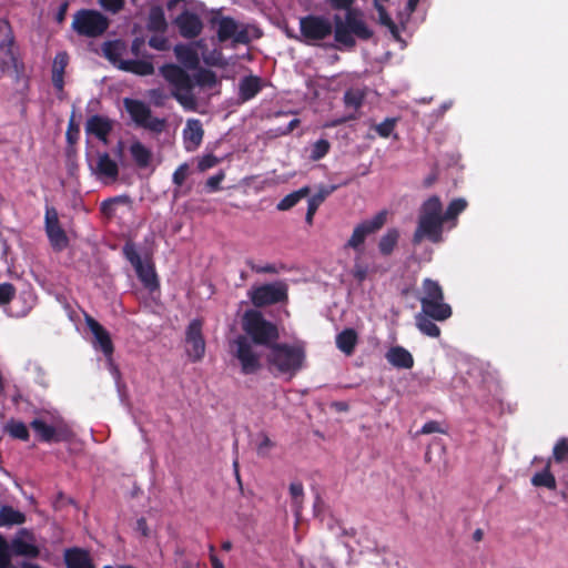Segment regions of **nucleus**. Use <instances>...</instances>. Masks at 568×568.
<instances>
[{
  "label": "nucleus",
  "instance_id": "35",
  "mask_svg": "<svg viewBox=\"0 0 568 568\" xmlns=\"http://www.w3.org/2000/svg\"><path fill=\"white\" fill-rule=\"evenodd\" d=\"M417 328L429 337H439L440 328L435 324V320L430 318L427 314L418 313L415 317Z\"/></svg>",
  "mask_w": 568,
  "mask_h": 568
},
{
  "label": "nucleus",
  "instance_id": "12",
  "mask_svg": "<svg viewBox=\"0 0 568 568\" xmlns=\"http://www.w3.org/2000/svg\"><path fill=\"white\" fill-rule=\"evenodd\" d=\"M44 231L54 252H62L69 246V237L60 224L59 214L54 206L45 207Z\"/></svg>",
  "mask_w": 568,
  "mask_h": 568
},
{
  "label": "nucleus",
  "instance_id": "63",
  "mask_svg": "<svg viewBox=\"0 0 568 568\" xmlns=\"http://www.w3.org/2000/svg\"><path fill=\"white\" fill-rule=\"evenodd\" d=\"M135 529L143 536L148 537L150 535V529L146 523V519L141 517L136 520Z\"/></svg>",
  "mask_w": 568,
  "mask_h": 568
},
{
  "label": "nucleus",
  "instance_id": "26",
  "mask_svg": "<svg viewBox=\"0 0 568 568\" xmlns=\"http://www.w3.org/2000/svg\"><path fill=\"white\" fill-rule=\"evenodd\" d=\"M261 90L262 80L257 75L244 77L239 83V97L244 102L255 98Z\"/></svg>",
  "mask_w": 568,
  "mask_h": 568
},
{
  "label": "nucleus",
  "instance_id": "42",
  "mask_svg": "<svg viewBox=\"0 0 568 568\" xmlns=\"http://www.w3.org/2000/svg\"><path fill=\"white\" fill-rule=\"evenodd\" d=\"M128 202H130V199L126 195H119V196L110 197V199L104 200L101 203L100 210H101L102 214H104L108 217H111L115 213V207H114L115 204L128 203Z\"/></svg>",
  "mask_w": 568,
  "mask_h": 568
},
{
  "label": "nucleus",
  "instance_id": "59",
  "mask_svg": "<svg viewBox=\"0 0 568 568\" xmlns=\"http://www.w3.org/2000/svg\"><path fill=\"white\" fill-rule=\"evenodd\" d=\"M247 265L252 271L255 273H267V274H275L277 273V268L274 264H265L263 266L255 265L253 262L248 261Z\"/></svg>",
  "mask_w": 568,
  "mask_h": 568
},
{
  "label": "nucleus",
  "instance_id": "40",
  "mask_svg": "<svg viewBox=\"0 0 568 568\" xmlns=\"http://www.w3.org/2000/svg\"><path fill=\"white\" fill-rule=\"evenodd\" d=\"M290 495L292 498V509L296 517L301 516L304 500V487L301 481H294L290 485Z\"/></svg>",
  "mask_w": 568,
  "mask_h": 568
},
{
  "label": "nucleus",
  "instance_id": "41",
  "mask_svg": "<svg viewBox=\"0 0 568 568\" xmlns=\"http://www.w3.org/2000/svg\"><path fill=\"white\" fill-rule=\"evenodd\" d=\"M6 433H8L11 437L27 442L30 437L27 425L23 422L10 419L6 427Z\"/></svg>",
  "mask_w": 568,
  "mask_h": 568
},
{
  "label": "nucleus",
  "instance_id": "48",
  "mask_svg": "<svg viewBox=\"0 0 568 568\" xmlns=\"http://www.w3.org/2000/svg\"><path fill=\"white\" fill-rule=\"evenodd\" d=\"M12 559L11 546L6 537L0 534V568H9Z\"/></svg>",
  "mask_w": 568,
  "mask_h": 568
},
{
  "label": "nucleus",
  "instance_id": "5",
  "mask_svg": "<svg viewBox=\"0 0 568 568\" xmlns=\"http://www.w3.org/2000/svg\"><path fill=\"white\" fill-rule=\"evenodd\" d=\"M423 296L419 297L423 313L437 322L448 320L453 310L444 302V291L437 281L424 278L422 283Z\"/></svg>",
  "mask_w": 568,
  "mask_h": 568
},
{
  "label": "nucleus",
  "instance_id": "38",
  "mask_svg": "<svg viewBox=\"0 0 568 568\" xmlns=\"http://www.w3.org/2000/svg\"><path fill=\"white\" fill-rule=\"evenodd\" d=\"M184 139L192 142L194 146H199L203 139V128L199 120H189L183 131Z\"/></svg>",
  "mask_w": 568,
  "mask_h": 568
},
{
  "label": "nucleus",
  "instance_id": "64",
  "mask_svg": "<svg viewBox=\"0 0 568 568\" xmlns=\"http://www.w3.org/2000/svg\"><path fill=\"white\" fill-rule=\"evenodd\" d=\"M233 39L237 43L246 44L250 42V37H248V32L246 29H242L240 31L236 30L235 36H233Z\"/></svg>",
  "mask_w": 568,
  "mask_h": 568
},
{
  "label": "nucleus",
  "instance_id": "51",
  "mask_svg": "<svg viewBox=\"0 0 568 568\" xmlns=\"http://www.w3.org/2000/svg\"><path fill=\"white\" fill-rule=\"evenodd\" d=\"M397 119L387 118L382 123L375 126L376 133L382 138H389L393 131L395 130Z\"/></svg>",
  "mask_w": 568,
  "mask_h": 568
},
{
  "label": "nucleus",
  "instance_id": "56",
  "mask_svg": "<svg viewBox=\"0 0 568 568\" xmlns=\"http://www.w3.org/2000/svg\"><path fill=\"white\" fill-rule=\"evenodd\" d=\"M225 179V174L223 171H220L217 174L210 176L205 183V186L209 192H216L220 190L221 182Z\"/></svg>",
  "mask_w": 568,
  "mask_h": 568
},
{
  "label": "nucleus",
  "instance_id": "27",
  "mask_svg": "<svg viewBox=\"0 0 568 568\" xmlns=\"http://www.w3.org/2000/svg\"><path fill=\"white\" fill-rule=\"evenodd\" d=\"M131 158L139 169H146L153 160L152 151L140 141H133L129 148Z\"/></svg>",
  "mask_w": 568,
  "mask_h": 568
},
{
  "label": "nucleus",
  "instance_id": "32",
  "mask_svg": "<svg viewBox=\"0 0 568 568\" xmlns=\"http://www.w3.org/2000/svg\"><path fill=\"white\" fill-rule=\"evenodd\" d=\"M551 462H552V459L549 458L546 463L545 468L541 471L536 473L531 477V484L535 487H546L550 490L556 489V487H557L556 478L550 471Z\"/></svg>",
  "mask_w": 568,
  "mask_h": 568
},
{
  "label": "nucleus",
  "instance_id": "1",
  "mask_svg": "<svg viewBox=\"0 0 568 568\" xmlns=\"http://www.w3.org/2000/svg\"><path fill=\"white\" fill-rule=\"evenodd\" d=\"M160 73L173 87L172 97L186 109H193L195 105V99L192 94L195 84L211 89L219 82L215 72L205 68H199L192 78L180 65L166 63L160 68Z\"/></svg>",
  "mask_w": 568,
  "mask_h": 568
},
{
  "label": "nucleus",
  "instance_id": "3",
  "mask_svg": "<svg viewBox=\"0 0 568 568\" xmlns=\"http://www.w3.org/2000/svg\"><path fill=\"white\" fill-rule=\"evenodd\" d=\"M268 371L277 375L293 378L306 364V347L304 342L293 344L276 342L266 354Z\"/></svg>",
  "mask_w": 568,
  "mask_h": 568
},
{
  "label": "nucleus",
  "instance_id": "50",
  "mask_svg": "<svg viewBox=\"0 0 568 568\" xmlns=\"http://www.w3.org/2000/svg\"><path fill=\"white\" fill-rule=\"evenodd\" d=\"M65 138L69 144H75L80 138V125L75 122L74 110L69 119Z\"/></svg>",
  "mask_w": 568,
  "mask_h": 568
},
{
  "label": "nucleus",
  "instance_id": "13",
  "mask_svg": "<svg viewBox=\"0 0 568 568\" xmlns=\"http://www.w3.org/2000/svg\"><path fill=\"white\" fill-rule=\"evenodd\" d=\"M235 346L234 356L241 364V371L244 375L255 374L261 369V359L258 354L253 349L250 339L240 335L233 341Z\"/></svg>",
  "mask_w": 568,
  "mask_h": 568
},
{
  "label": "nucleus",
  "instance_id": "45",
  "mask_svg": "<svg viewBox=\"0 0 568 568\" xmlns=\"http://www.w3.org/2000/svg\"><path fill=\"white\" fill-rule=\"evenodd\" d=\"M374 7L378 13V21L382 26H385L389 29L392 33H397V26L388 14L386 8L383 6V3H374Z\"/></svg>",
  "mask_w": 568,
  "mask_h": 568
},
{
  "label": "nucleus",
  "instance_id": "15",
  "mask_svg": "<svg viewBox=\"0 0 568 568\" xmlns=\"http://www.w3.org/2000/svg\"><path fill=\"white\" fill-rule=\"evenodd\" d=\"M386 219L387 212L381 211L373 219L366 220L356 225L349 240L347 241V246L354 250L361 247L364 244L367 235L377 232L384 226Z\"/></svg>",
  "mask_w": 568,
  "mask_h": 568
},
{
  "label": "nucleus",
  "instance_id": "30",
  "mask_svg": "<svg viewBox=\"0 0 568 568\" xmlns=\"http://www.w3.org/2000/svg\"><path fill=\"white\" fill-rule=\"evenodd\" d=\"M26 515L12 506L4 505L0 508V527L22 525L26 523Z\"/></svg>",
  "mask_w": 568,
  "mask_h": 568
},
{
  "label": "nucleus",
  "instance_id": "46",
  "mask_svg": "<svg viewBox=\"0 0 568 568\" xmlns=\"http://www.w3.org/2000/svg\"><path fill=\"white\" fill-rule=\"evenodd\" d=\"M555 463H564L568 460V440L566 438H560L552 449V458Z\"/></svg>",
  "mask_w": 568,
  "mask_h": 568
},
{
  "label": "nucleus",
  "instance_id": "14",
  "mask_svg": "<svg viewBox=\"0 0 568 568\" xmlns=\"http://www.w3.org/2000/svg\"><path fill=\"white\" fill-rule=\"evenodd\" d=\"M186 354L191 362H200L205 355V339L203 335V321L192 320L185 331Z\"/></svg>",
  "mask_w": 568,
  "mask_h": 568
},
{
  "label": "nucleus",
  "instance_id": "11",
  "mask_svg": "<svg viewBox=\"0 0 568 568\" xmlns=\"http://www.w3.org/2000/svg\"><path fill=\"white\" fill-rule=\"evenodd\" d=\"M123 105L132 121L141 128L160 133L165 126V120L152 116L150 106L141 100L125 98Z\"/></svg>",
  "mask_w": 568,
  "mask_h": 568
},
{
  "label": "nucleus",
  "instance_id": "29",
  "mask_svg": "<svg viewBox=\"0 0 568 568\" xmlns=\"http://www.w3.org/2000/svg\"><path fill=\"white\" fill-rule=\"evenodd\" d=\"M125 49L124 42L120 40L106 41L102 45L103 55L118 69L121 62L125 61L122 59Z\"/></svg>",
  "mask_w": 568,
  "mask_h": 568
},
{
  "label": "nucleus",
  "instance_id": "37",
  "mask_svg": "<svg viewBox=\"0 0 568 568\" xmlns=\"http://www.w3.org/2000/svg\"><path fill=\"white\" fill-rule=\"evenodd\" d=\"M419 216L444 219L443 204L440 199L436 195L427 199L422 205Z\"/></svg>",
  "mask_w": 568,
  "mask_h": 568
},
{
  "label": "nucleus",
  "instance_id": "36",
  "mask_svg": "<svg viewBox=\"0 0 568 568\" xmlns=\"http://www.w3.org/2000/svg\"><path fill=\"white\" fill-rule=\"evenodd\" d=\"M310 192H311L310 186H303L300 190L285 195L276 204V209L278 211H287V210L294 207L302 199L308 196Z\"/></svg>",
  "mask_w": 568,
  "mask_h": 568
},
{
  "label": "nucleus",
  "instance_id": "31",
  "mask_svg": "<svg viewBox=\"0 0 568 568\" xmlns=\"http://www.w3.org/2000/svg\"><path fill=\"white\" fill-rule=\"evenodd\" d=\"M119 69L138 75H151L154 73V65L146 60H125Z\"/></svg>",
  "mask_w": 568,
  "mask_h": 568
},
{
  "label": "nucleus",
  "instance_id": "55",
  "mask_svg": "<svg viewBox=\"0 0 568 568\" xmlns=\"http://www.w3.org/2000/svg\"><path fill=\"white\" fill-rule=\"evenodd\" d=\"M99 4L111 13H118L124 8V0H99Z\"/></svg>",
  "mask_w": 568,
  "mask_h": 568
},
{
  "label": "nucleus",
  "instance_id": "62",
  "mask_svg": "<svg viewBox=\"0 0 568 568\" xmlns=\"http://www.w3.org/2000/svg\"><path fill=\"white\" fill-rule=\"evenodd\" d=\"M52 84L59 93L64 92V74L52 73Z\"/></svg>",
  "mask_w": 568,
  "mask_h": 568
},
{
  "label": "nucleus",
  "instance_id": "52",
  "mask_svg": "<svg viewBox=\"0 0 568 568\" xmlns=\"http://www.w3.org/2000/svg\"><path fill=\"white\" fill-rule=\"evenodd\" d=\"M68 63H69L68 53L65 51L58 52L53 60L52 73L64 74Z\"/></svg>",
  "mask_w": 568,
  "mask_h": 568
},
{
  "label": "nucleus",
  "instance_id": "54",
  "mask_svg": "<svg viewBox=\"0 0 568 568\" xmlns=\"http://www.w3.org/2000/svg\"><path fill=\"white\" fill-rule=\"evenodd\" d=\"M190 166L187 163H182L178 166L172 175V182L176 186H182L189 175Z\"/></svg>",
  "mask_w": 568,
  "mask_h": 568
},
{
  "label": "nucleus",
  "instance_id": "9",
  "mask_svg": "<svg viewBox=\"0 0 568 568\" xmlns=\"http://www.w3.org/2000/svg\"><path fill=\"white\" fill-rule=\"evenodd\" d=\"M0 33L4 39L0 42V71L2 74L14 71L19 75L23 70V64L18 60L13 50L14 37L8 20L0 19Z\"/></svg>",
  "mask_w": 568,
  "mask_h": 568
},
{
  "label": "nucleus",
  "instance_id": "7",
  "mask_svg": "<svg viewBox=\"0 0 568 568\" xmlns=\"http://www.w3.org/2000/svg\"><path fill=\"white\" fill-rule=\"evenodd\" d=\"M109 26V19L97 10L81 9L73 16L72 29L81 37H100L108 30Z\"/></svg>",
  "mask_w": 568,
  "mask_h": 568
},
{
  "label": "nucleus",
  "instance_id": "44",
  "mask_svg": "<svg viewBox=\"0 0 568 568\" xmlns=\"http://www.w3.org/2000/svg\"><path fill=\"white\" fill-rule=\"evenodd\" d=\"M466 207H467L466 200H464L462 197L453 200L444 213L445 221L447 222L449 220L457 217V215L460 214Z\"/></svg>",
  "mask_w": 568,
  "mask_h": 568
},
{
  "label": "nucleus",
  "instance_id": "49",
  "mask_svg": "<svg viewBox=\"0 0 568 568\" xmlns=\"http://www.w3.org/2000/svg\"><path fill=\"white\" fill-rule=\"evenodd\" d=\"M260 442L256 445V454L258 457L265 458L270 455V450L275 446L266 433L258 434Z\"/></svg>",
  "mask_w": 568,
  "mask_h": 568
},
{
  "label": "nucleus",
  "instance_id": "4",
  "mask_svg": "<svg viewBox=\"0 0 568 568\" xmlns=\"http://www.w3.org/2000/svg\"><path fill=\"white\" fill-rule=\"evenodd\" d=\"M242 328L250 337V342L271 348L280 338V332L276 324L267 321L257 310H247L242 317Z\"/></svg>",
  "mask_w": 568,
  "mask_h": 568
},
{
  "label": "nucleus",
  "instance_id": "47",
  "mask_svg": "<svg viewBox=\"0 0 568 568\" xmlns=\"http://www.w3.org/2000/svg\"><path fill=\"white\" fill-rule=\"evenodd\" d=\"M364 101V93L357 89H349L344 93V103L346 106L358 109Z\"/></svg>",
  "mask_w": 568,
  "mask_h": 568
},
{
  "label": "nucleus",
  "instance_id": "16",
  "mask_svg": "<svg viewBox=\"0 0 568 568\" xmlns=\"http://www.w3.org/2000/svg\"><path fill=\"white\" fill-rule=\"evenodd\" d=\"M30 427L34 430L36 436L43 443H61L68 442L72 437V432L67 426H52L40 418H36L30 423Z\"/></svg>",
  "mask_w": 568,
  "mask_h": 568
},
{
  "label": "nucleus",
  "instance_id": "34",
  "mask_svg": "<svg viewBox=\"0 0 568 568\" xmlns=\"http://www.w3.org/2000/svg\"><path fill=\"white\" fill-rule=\"evenodd\" d=\"M399 240V232L397 229H389L387 232L381 237L378 242V250L383 256L390 255L395 247L397 246Z\"/></svg>",
  "mask_w": 568,
  "mask_h": 568
},
{
  "label": "nucleus",
  "instance_id": "20",
  "mask_svg": "<svg viewBox=\"0 0 568 568\" xmlns=\"http://www.w3.org/2000/svg\"><path fill=\"white\" fill-rule=\"evenodd\" d=\"M87 325L94 336V347L99 348L106 357H111L114 346L110 333L92 317L87 318Z\"/></svg>",
  "mask_w": 568,
  "mask_h": 568
},
{
  "label": "nucleus",
  "instance_id": "8",
  "mask_svg": "<svg viewBox=\"0 0 568 568\" xmlns=\"http://www.w3.org/2000/svg\"><path fill=\"white\" fill-rule=\"evenodd\" d=\"M125 260L133 266L138 278L150 292L160 287L159 278L152 263H144L138 252L135 243L128 241L122 247Z\"/></svg>",
  "mask_w": 568,
  "mask_h": 568
},
{
  "label": "nucleus",
  "instance_id": "28",
  "mask_svg": "<svg viewBox=\"0 0 568 568\" xmlns=\"http://www.w3.org/2000/svg\"><path fill=\"white\" fill-rule=\"evenodd\" d=\"M358 342V335L354 328H345L336 336V346L345 355H353Z\"/></svg>",
  "mask_w": 568,
  "mask_h": 568
},
{
  "label": "nucleus",
  "instance_id": "43",
  "mask_svg": "<svg viewBox=\"0 0 568 568\" xmlns=\"http://www.w3.org/2000/svg\"><path fill=\"white\" fill-rule=\"evenodd\" d=\"M329 150L331 143L326 139H320L313 144L310 159L312 161H320L326 156Z\"/></svg>",
  "mask_w": 568,
  "mask_h": 568
},
{
  "label": "nucleus",
  "instance_id": "39",
  "mask_svg": "<svg viewBox=\"0 0 568 568\" xmlns=\"http://www.w3.org/2000/svg\"><path fill=\"white\" fill-rule=\"evenodd\" d=\"M237 30L236 21L231 17H223L219 20L217 39L225 42L235 36Z\"/></svg>",
  "mask_w": 568,
  "mask_h": 568
},
{
  "label": "nucleus",
  "instance_id": "6",
  "mask_svg": "<svg viewBox=\"0 0 568 568\" xmlns=\"http://www.w3.org/2000/svg\"><path fill=\"white\" fill-rule=\"evenodd\" d=\"M301 41L306 44H318L332 34L335 36V22L321 14H307L300 18Z\"/></svg>",
  "mask_w": 568,
  "mask_h": 568
},
{
  "label": "nucleus",
  "instance_id": "53",
  "mask_svg": "<svg viewBox=\"0 0 568 568\" xmlns=\"http://www.w3.org/2000/svg\"><path fill=\"white\" fill-rule=\"evenodd\" d=\"M16 295V287L11 283L0 284V305H7Z\"/></svg>",
  "mask_w": 568,
  "mask_h": 568
},
{
  "label": "nucleus",
  "instance_id": "19",
  "mask_svg": "<svg viewBox=\"0 0 568 568\" xmlns=\"http://www.w3.org/2000/svg\"><path fill=\"white\" fill-rule=\"evenodd\" d=\"M12 556L38 558L40 548L34 544V536L31 531L22 528L10 542Z\"/></svg>",
  "mask_w": 568,
  "mask_h": 568
},
{
  "label": "nucleus",
  "instance_id": "23",
  "mask_svg": "<svg viewBox=\"0 0 568 568\" xmlns=\"http://www.w3.org/2000/svg\"><path fill=\"white\" fill-rule=\"evenodd\" d=\"M92 171L101 180L108 179L110 181H115L119 176V165L106 152L98 155L95 168L92 169Z\"/></svg>",
  "mask_w": 568,
  "mask_h": 568
},
{
  "label": "nucleus",
  "instance_id": "24",
  "mask_svg": "<svg viewBox=\"0 0 568 568\" xmlns=\"http://www.w3.org/2000/svg\"><path fill=\"white\" fill-rule=\"evenodd\" d=\"M387 362L398 369H410L414 366L413 355L403 346H392L385 354Z\"/></svg>",
  "mask_w": 568,
  "mask_h": 568
},
{
  "label": "nucleus",
  "instance_id": "18",
  "mask_svg": "<svg viewBox=\"0 0 568 568\" xmlns=\"http://www.w3.org/2000/svg\"><path fill=\"white\" fill-rule=\"evenodd\" d=\"M172 23L178 28L181 37L185 39H194L203 30V22L200 16L186 8L173 19Z\"/></svg>",
  "mask_w": 568,
  "mask_h": 568
},
{
  "label": "nucleus",
  "instance_id": "61",
  "mask_svg": "<svg viewBox=\"0 0 568 568\" xmlns=\"http://www.w3.org/2000/svg\"><path fill=\"white\" fill-rule=\"evenodd\" d=\"M168 41L163 37L153 36L149 39V45L156 50H165Z\"/></svg>",
  "mask_w": 568,
  "mask_h": 568
},
{
  "label": "nucleus",
  "instance_id": "60",
  "mask_svg": "<svg viewBox=\"0 0 568 568\" xmlns=\"http://www.w3.org/2000/svg\"><path fill=\"white\" fill-rule=\"evenodd\" d=\"M434 433H445L442 428L438 422L436 420H429L425 423L419 430V434L428 435Z\"/></svg>",
  "mask_w": 568,
  "mask_h": 568
},
{
  "label": "nucleus",
  "instance_id": "10",
  "mask_svg": "<svg viewBox=\"0 0 568 568\" xmlns=\"http://www.w3.org/2000/svg\"><path fill=\"white\" fill-rule=\"evenodd\" d=\"M248 296L255 307H264L286 302L288 300V287L285 282L276 281L253 287L248 292Z\"/></svg>",
  "mask_w": 568,
  "mask_h": 568
},
{
  "label": "nucleus",
  "instance_id": "33",
  "mask_svg": "<svg viewBox=\"0 0 568 568\" xmlns=\"http://www.w3.org/2000/svg\"><path fill=\"white\" fill-rule=\"evenodd\" d=\"M148 29L154 32H164L168 29V22L164 11L161 7L155 6L150 9L148 17Z\"/></svg>",
  "mask_w": 568,
  "mask_h": 568
},
{
  "label": "nucleus",
  "instance_id": "58",
  "mask_svg": "<svg viewBox=\"0 0 568 568\" xmlns=\"http://www.w3.org/2000/svg\"><path fill=\"white\" fill-rule=\"evenodd\" d=\"M367 272H368L367 266H365L361 263H355V265L352 270V275L358 283H362L366 280Z\"/></svg>",
  "mask_w": 568,
  "mask_h": 568
},
{
  "label": "nucleus",
  "instance_id": "57",
  "mask_svg": "<svg viewBox=\"0 0 568 568\" xmlns=\"http://www.w3.org/2000/svg\"><path fill=\"white\" fill-rule=\"evenodd\" d=\"M219 163V159L213 154H206L200 159L197 163V169L201 172H204Z\"/></svg>",
  "mask_w": 568,
  "mask_h": 568
},
{
  "label": "nucleus",
  "instance_id": "2",
  "mask_svg": "<svg viewBox=\"0 0 568 568\" xmlns=\"http://www.w3.org/2000/svg\"><path fill=\"white\" fill-rule=\"evenodd\" d=\"M355 0H326V3L333 10H344L345 16L333 17L335 22V41L346 49H353L356 45L355 37L367 41L373 37V31L368 28L362 18V12L353 9Z\"/></svg>",
  "mask_w": 568,
  "mask_h": 568
},
{
  "label": "nucleus",
  "instance_id": "22",
  "mask_svg": "<svg viewBox=\"0 0 568 568\" xmlns=\"http://www.w3.org/2000/svg\"><path fill=\"white\" fill-rule=\"evenodd\" d=\"M112 129L113 122L109 118L99 114L90 116L85 124L87 133L94 135L103 143L108 142Z\"/></svg>",
  "mask_w": 568,
  "mask_h": 568
},
{
  "label": "nucleus",
  "instance_id": "17",
  "mask_svg": "<svg viewBox=\"0 0 568 568\" xmlns=\"http://www.w3.org/2000/svg\"><path fill=\"white\" fill-rule=\"evenodd\" d=\"M445 219L419 216L418 225L413 235V243L418 244L424 237L433 243H439L443 239V225Z\"/></svg>",
  "mask_w": 568,
  "mask_h": 568
},
{
  "label": "nucleus",
  "instance_id": "25",
  "mask_svg": "<svg viewBox=\"0 0 568 568\" xmlns=\"http://www.w3.org/2000/svg\"><path fill=\"white\" fill-rule=\"evenodd\" d=\"M174 54L178 61L189 70H195L199 68L200 58L197 51L189 44H176L174 47Z\"/></svg>",
  "mask_w": 568,
  "mask_h": 568
},
{
  "label": "nucleus",
  "instance_id": "21",
  "mask_svg": "<svg viewBox=\"0 0 568 568\" xmlns=\"http://www.w3.org/2000/svg\"><path fill=\"white\" fill-rule=\"evenodd\" d=\"M63 560L65 568H95L90 551L80 547L67 548Z\"/></svg>",
  "mask_w": 568,
  "mask_h": 568
}]
</instances>
